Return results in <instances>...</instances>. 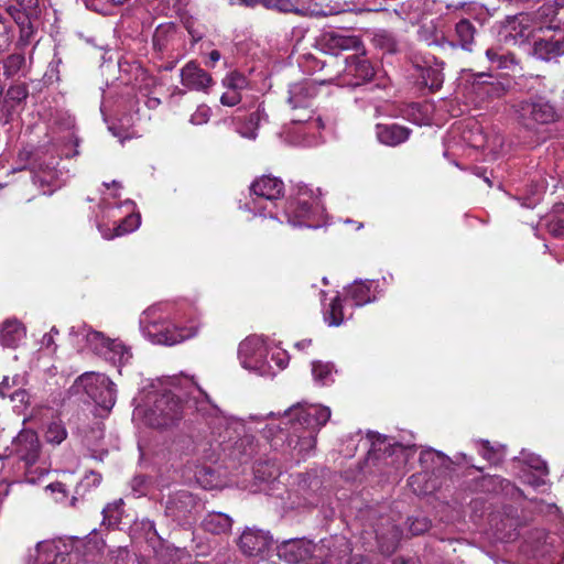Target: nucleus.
<instances>
[{
	"mask_svg": "<svg viewBox=\"0 0 564 564\" xmlns=\"http://www.w3.org/2000/svg\"><path fill=\"white\" fill-rule=\"evenodd\" d=\"M11 454L25 464L33 466L40 458L41 442L33 430H22L12 441Z\"/></svg>",
	"mask_w": 564,
	"mask_h": 564,
	"instance_id": "10",
	"label": "nucleus"
},
{
	"mask_svg": "<svg viewBox=\"0 0 564 564\" xmlns=\"http://www.w3.org/2000/svg\"><path fill=\"white\" fill-rule=\"evenodd\" d=\"M543 26L547 30L558 31L564 26V0H554L539 9Z\"/></svg>",
	"mask_w": 564,
	"mask_h": 564,
	"instance_id": "28",
	"label": "nucleus"
},
{
	"mask_svg": "<svg viewBox=\"0 0 564 564\" xmlns=\"http://www.w3.org/2000/svg\"><path fill=\"white\" fill-rule=\"evenodd\" d=\"M345 73L355 80L350 82L352 86H359L370 82L375 74V67L365 53H355L345 58Z\"/></svg>",
	"mask_w": 564,
	"mask_h": 564,
	"instance_id": "14",
	"label": "nucleus"
},
{
	"mask_svg": "<svg viewBox=\"0 0 564 564\" xmlns=\"http://www.w3.org/2000/svg\"><path fill=\"white\" fill-rule=\"evenodd\" d=\"M36 550L40 554L42 564H64L66 555L57 551V547L51 544L37 543Z\"/></svg>",
	"mask_w": 564,
	"mask_h": 564,
	"instance_id": "40",
	"label": "nucleus"
},
{
	"mask_svg": "<svg viewBox=\"0 0 564 564\" xmlns=\"http://www.w3.org/2000/svg\"><path fill=\"white\" fill-rule=\"evenodd\" d=\"M29 97V89L25 83H15L2 89V102L4 109V122H9L17 108L25 102Z\"/></svg>",
	"mask_w": 564,
	"mask_h": 564,
	"instance_id": "23",
	"label": "nucleus"
},
{
	"mask_svg": "<svg viewBox=\"0 0 564 564\" xmlns=\"http://www.w3.org/2000/svg\"><path fill=\"white\" fill-rule=\"evenodd\" d=\"M524 21H528L524 13L507 17L506 23L500 31L505 43L512 41L513 44H522L527 42L531 35V29Z\"/></svg>",
	"mask_w": 564,
	"mask_h": 564,
	"instance_id": "16",
	"label": "nucleus"
},
{
	"mask_svg": "<svg viewBox=\"0 0 564 564\" xmlns=\"http://www.w3.org/2000/svg\"><path fill=\"white\" fill-rule=\"evenodd\" d=\"M262 117L263 113L260 108L250 112L245 119V127L240 130L241 135L247 138H254L256 130L258 129Z\"/></svg>",
	"mask_w": 564,
	"mask_h": 564,
	"instance_id": "49",
	"label": "nucleus"
},
{
	"mask_svg": "<svg viewBox=\"0 0 564 564\" xmlns=\"http://www.w3.org/2000/svg\"><path fill=\"white\" fill-rule=\"evenodd\" d=\"M525 465L530 470L536 471L538 474H542L544 476L549 475V467L544 459H542L538 455H529L524 459Z\"/></svg>",
	"mask_w": 564,
	"mask_h": 564,
	"instance_id": "54",
	"label": "nucleus"
},
{
	"mask_svg": "<svg viewBox=\"0 0 564 564\" xmlns=\"http://www.w3.org/2000/svg\"><path fill=\"white\" fill-rule=\"evenodd\" d=\"M264 347L258 337H248L242 340L238 348L241 364L247 369H256L262 362Z\"/></svg>",
	"mask_w": 564,
	"mask_h": 564,
	"instance_id": "22",
	"label": "nucleus"
},
{
	"mask_svg": "<svg viewBox=\"0 0 564 564\" xmlns=\"http://www.w3.org/2000/svg\"><path fill=\"white\" fill-rule=\"evenodd\" d=\"M123 500L120 498L112 503L107 505L102 509L104 514V523L108 522V524H116L120 522L121 516L123 513L122 511Z\"/></svg>",
	"mask_w": 564,
	"mask_h": 564,
	"instance_id": "50",
	"label": "nucleus"
},
{
	"mask_svg": "<svg viewBox=\"0 0 564 564\" xmlns=\"http://www.w3.org/2000/svg\"><path fill=\"white\" fill-rule=\"evenodd\" d=\"M86 340L88 343V345L91 347V349L97 354V355H100L102 356L107 348V345L104 344L101 340H95V341H91L88 339V334L86 335Z\"/></svg>",
	"mask_w": 564,
	"mask_h": 564,
	"instance_id": "63",
	"label": "nucleus"
},
{
	"mask_svg": "<svg viewBox=\"0 0 564 564\" xmlns=\"http://www.w3.org/2000/svg\"><path fill=\"white\" fill-rule=\"evenodd\" d=\"M289 104L293 109L308 110L317 95V87L313 82L305 80L291 86Z\"/></svg>",
	"mask_w": 564,
	"mask_h": 564,
	"instance_id": "21",
	"label": "nucleus"
},
{
	"mask_svg": "<svg viewBox=\"0 0 564 564\" xmlns=\"http://www.w3.org/2000/svg\"><path fill=\"white\" fill-rule=\"evenodd\" d=\"M488 62L496 66L498 69H512L518 65L516 55L511 52H506L501 46L488 47L485 52Z\"/></svg>",
	"mask_w": 564,
	"mask_h": 564,
	"instance_id": "33",
	"label": "nucleus"
},
{
	"mask_svg": "<svg viewBox=\"0 0 564 564\" xmlns=\"http://www.w3.org/2000/svg\"><path fill=\"white\" fill-rule=\"evenodd\" d=\"M268 9H276L282 12L292 11V0H262L261 2Z\"/></svg>",
	"mask_w": 564,
	"mask_h": 564,
	"instance_id": "56",
	"label": "nucleus"
},
{
	"mask_svg": "<svg viewBox=\"0 0 564 564\" xmlns=\"http://www.w3.org/2000/svg\"><path fill=\"white\" fill-rule=\"evenodd\" d=\"M444 82V74L440 66L420 67V83L431 91L441 89Z\"/></svg>",
	"mask_w": 564,
	"mask_h": 564,
	"instance_id": "35",
	"label": "nucleus"
},
{
	"mask_svg": "<svg viewBox=\"0 0 564 564\" xmlns=\"http://www.w3.org/2000/svg\"><path fill=\"white\" fill-rule=\"evenodd\" d=\"M241 101V94L232 90L226 89V91L220 97V102L227 107H234Z\"/></svg>",
	"mask_w": 564,
	"mask_h": 564,
	"instance_id": "58",
	"label": "nucleus"
},
{
	"mask_svg": "<svg viewBox=\"0 0 564 564\" xmlns=\"http://www.w3.org/2000/svg\"><path fill=\"white\" fill-rule=\"evenodd\" d=\"M475 444L478 454L491 465H498L503 460L505 447L502 445L494 446L488 440H479Z\"/></svg>",
	"mask_w": 564,
	"mask_h": 564,
	"instance_id": "39",
	"label": "nucleus"
},
{
	"mask_svg": "<svg viewBox=\"0 0 564 564\" xmlns=\"http://www.w3.org/2000/svg\"><path fill=\"white\" fill-rule=\"evenodd\" d=\"M549 231L554 237H564V219H555L549 223Z\"/></svg>",
	"mask_w": 564,
	"mask_h": 564,
	"instance_id": "60",
	"label": "nucleus"
},
{
	"mask_svg": "<svg viewBox=\"0 0 564 564\" xmlns=\"http://www.w3.org/2000/svg\"><path fill=\"white\" fill-rule=\"evenodd\" d=\"M73 393H86L96 405L105 411H110L116 403L115 383L102 373L85 372L73 383Z\"/></svg>",
	"mask_w": 564,
	"mask_h": 564,
	"instance_id": "6",
	"label": "nucleus"
},
{
	"mask_svg": "<svg viewBox=\"0 0 564 564\" xmlns=\"http://www.w3.org/2000/svg\"><path fill=\"white\" fill-rule=\"evenodd\" d=\"M415 451V445L391 444L387 442V438H378L372 443L365 459V465L370 474L386 476L387 481H398L400 470L406 465L410 456Z\"/></svg>",
	"mask_w": 564,
	"mask_h": 564,
	"instance_id": "2",
	"label": "nucleus"
},
{
	"mask_svg": "<svg viewBox=\"0 0 564 564\" xmlns=\"http://www.w3.org/2000/svg\"><path fill=\"white\" fill-rule=\"evenodd\" d=\"M198 333V326L189 327H166L153 334L154 341L167 346H173L186 339L193 338Z\"/></svg>",
	"mask_w": 564,
	"mask_h": 564,
	"instance_id": "29",
	"label": "nucleus"
},
{
	"mask_svg": "<svg viewBox=\"0 0 564 564\" xmlns=\"http://www.w3.org/2000/svg\"><path fill=\"white\" fill-rule=\"evenodd\" d=\"M381 43V46L387 50L389 53H395L397 52V44L395 41L388 35H382L379 40Z\"/></svg>",
	"mask_w": 564,
	"mask_h": 564,
	"instance_id": "61",
	"label": "nucleus"
},
{
	"mask_svg": "<svg viewBox=\"0 0 564 564\" xmlns=\"http://www.w3.org/2000/svg\"><path fill=\"white\" fill-rule=\"evenodd\" d=\"M281 227L282 223L272 215L260 216L256 218L253 223L254 232L262 238H270L275 236Z\"/></svg>",
	"mask_w": 564,
	"mask_h": 564,
	"instance_id": "37",
	"label": "nucleus"
},
{
	"mask_svg": "<svg viewBox=\"0 0 564 564\" xmlns=\"http://www.w3.org/2000/svg\"><path fill=\"white\" fill-rule=\"evenodd\" d=\"M271 542L272 538L269 532L257 528H246L238 544L243 554L254 556L268 550Z\"/></svg>",
	"mask_w": 564,
	"mask_h": 564,
	"instance_id": "15",
	"label": "nucleus"
},
{
	"mask_svg": "<svg viewBox=\"0 0 564 564\" xmlns=\"http://www.w3.org/2000/svg\"><path fill=\"white\" fill-rule=\"evenodd\" d=\"M533 54L543 61H551L564 55V34L555 33L549 39L534 42Z\"/></svg>",
	"mask_w": 564,
	"mask_h": 564,
	"instance_id": "25",
	"label": "nucleus"
},
{
	"mask_svg": "<svg viewBox=\"0 0 564 564\" xmlns=\"http://www.w3.org/2000/svg\"><path fill=\"white\" fill-rule=\"evenodd\" d=\"M223 86L228 90L241 94V90L248 87V79L243 74L234 70L225 76L223 79Z\"/></svg>",
	"mask_w": 564,
	"mask_h": 564,
	"instance_id": "46",
	"label": "nucleus"
},
{
	"mask_svg": "<svg viewBox=\"0 0 564 564\" xmlns=\"http://www.w3.org/2000/svg\"><path fill=\"white\" fill-rule=\"evenodd\" d=\"M349 295L358 306L371 301L370 284L366 282L354 283L349 289Z\"/></svg>",
	"mask_w": 564,
	"mask_h": 564,
	"instance_id": "43",
	"label": "nucleus"
},
{
	"mask_svg": "<svg viewBox=\"0 0 564 564\" xmlns=\"http://www.w3.org/2000/svg\"><path fill=\"white\" fill-rule=\"evenodd\" d=\"M148 477L143 475L135 476L131 481V487L133 491H138L142 488L149 489L147 486Z\"/></svg>",
	"mask_w": 564,
	"mask_h": 564,
	"instance_id": "62",
	"label": "nucleus"
},
{
	"mask_svg": "<svg viewBox=\"0 0 564 564\" xmlns=\"http://www.w3.org/2000/svg\"><path fill=\"white\" fill-rule=\"evenodd\" d=\"M412 134V129L399 123L376 124L377 140L387 147H398L406 142Z\"/></svg>",
	"mask_w": 564,
	"mask_h": 564,
	"instance_id": "19",
	"label": "nucleus"
},
{
	"mask_svg": "<svg viewBox=\"0 0 564 564\" xmlns=\"http://www.w3.org/2000/svg\"><path fill=\"white\" fill-rule=\"evenodd\" d=\"M181 83L191 90L205 91L214 80L196 62L191 61L181 69Z\"/></svg>",
	"mask_w": 564,
	"mask_h": 564,
	"instance_id": "17",
	"label": "nucleus"
},
{
	"mask_svg": "<svg viewBox=\"0 0 564 564\" xmlns=\"http://www.w3.org/2000/svg\"><path fill=\"white\" fill-rule=\"evenodd\" d=\"M478 29L469 19L462 18L455 23L451 39L442 37L437 43L443 48L457 50L471 53L476 44Z\"/></svg>",
	"mask_w": 564,
	"mask_h": 564,
	"instance_id": "9",
	"label": "nucleus"
},
{
	"mask_svg": "<svg viewBox=\"0 0 564 564\" xmlns=\"http://www.w3.org/2000/svg\"><path fill=\"white\" fill-rule=\"evenodd\" d=\"M231 518L223 512H210L203 520V527L213 534L226 533L231 529Z\"/></svg>",
	"mask_w": 564,
	"mask_h": 564,
	"instance_id": "34",
	"label": "nucleus"
},
{
	"mask_svg": "<svg viewBox=\"0 0 564 564\" xmlns=\"http://www.w3.org/2000/svg\"><path fill=\"white\" fill-rule=\"evenodd\" d=\"M438 459L437 468L432 473H419L412 475L408 484L411 487L412 494H434L440 490H448L451 484L454 482V476L460 469H466L468 476L473 470L482 471V468L473 464V457L458 453L454 457H448L442 452H436Z\"/></svg>",
	"mask_w": 564,
	"mask_h": 564,
	"instance_id": "1",
	"label": "nucleus"
},
{
	"mask_svg": "<svg viewBox=\"0 0 564 564\" xmlns=\"http://www.w3.org/2000/svg\"><path fill=\"white\" fill-rule=\"evenodd\" d=\"M473 91L482 101L502 98L510 89L509 79L495 78L490 74L478 73L471 83Z\"/></svg>",
	"mask_w": 564,
	"mask_h": 564,
	"instance_id": "11",
	"label": "nucleus"
},
{
	"mask_svg": "<svg viewBox=\"0 0 564 564\" xmlns=\"http://www.w3.org/2000/svg\"><path fill=\"white\" fill-rule=\"evenodd\" d=\"M283 417L285 421H282L281 424H283L284 427L278 425L281 433L284 430H294L296 432L306 431L317 434L319 429L328 422L330 410L327 406H303L299 403L285 410Z\"/></svg>",
	"mask_w": 564,
	"mask_h": 564,
	"instance_id": "4",
	"label": "nucleus"
},
{
	"mask_svg": "<svg viewBox=\"0 0 564 564\" xmlns=\"http://www.w3.org/2000/svg\"><path fill=\"white\" fill-rule=\"evenodd\" d=\"M88 339L91 341L95 340H101L104 344L107 345V348L104 352V357L113 364L119 362L123 364L127 362L131 358V354L129 349L120 341L111 340L109 338H106L104 334L90 330L88 332Z\"/></svg>",
	"mask_w": 564,
	"mask_h": 564,
	"instance_id": "27",
	"label": "nucleus"
},
{
	"mask_svg": "<svg viewBox=\"0 0 564 564\" xmlns=\"http://www.w3.org/2000/svg\"><path fill=\"white\" fill-rule=\"evenodd\" d=\"M512 109L518 124L529 132L538 133L561 119L557 104L542 94L516 102Z\"/></svg>",
	"mask_w": 564,
	"mask_h": 564,
	"instance_id": "3",
	"label": "nucleus"
},
{
	"mask_svg": "<svg viewBox=\"0 0 564 564\" xmlns=\"http://www.w3.org/2000/svg\"><path fill=\"white\" fill-rule=\"evenodd\" d=\"M254 475L257 478L262 480H268L270 478H275L280 475V469L276 464L272 460H259L253 466Z\"/></svg>",
	"mask_w": 564,
	"mask_h": 564,
	"instance_id": "45",
	"label": "nucleus"
},
{
	"mask_svg": "<svg viewBox=\"0 0 564 564\" xmlns=\"http://www.w3.org/2000/svg\"><path fill=\"white\" fill-rule=\"evenodd\" d=\"M25 336V327L18 319H7L0 326V345L14 348Z\"/></svg>",
	"mask_w": 564,
	"mask_h": 564,
	"instance_id": "32",
	"label": "nucleus"
},
{
	"mask_svg": "<svg viewBox=\"0 0 564 564\" xmlns=\"http://www.w3.org/2000/svg\"><path fill=\"white\" fill-rule=\"evenodd\" d=\"M325 475H326L325 470H317V469L311 470L310 485H307L305 488H310V491H312V492H318V491L325 489V487H324Z\"/></svg>",
	"mask_w": 564,
	"mask_h": 564,
	"instance_id": "55",
	"label": "nucleus"
},
{
	"mask_svg": "<svg viewBox=\"0 0 564 564\" xmlns=\"http://www.w3.org/2000/svg\"><path fill=\"white\" fill-rule=\"evenodd\" d=\"M324 318L329 326H339L344 322L343 303L339 296L332 300Z\"/></svg>",
	"mask_w": 564,
	"mask_h": 564,
	"instance_id": "42",
	"label": "nucleus"
},
{
	"mask_svg": "<svg viewBox=\"0 0 564 564\" xmlns=\"http://www.w3.org/2000/svg\"><path fill=\"white\" fill-rule=\"evenodd\" d=\"M52 162H48V167L44 166V171L33 172V183L42 191L43 195H51L56 188L55 172L52 169Z\"/></svg>",
	"mask_w": 564,
	"mask_h": 564,
	"instance_id": "38",
	"label": "nucleus"
},
{
	"mask_svg": "<svg viewBox=\"0 0 564 564\" xmlns=\"http://www.w3.org/2000/svg\"><path fill=\"white\" fill-rule=\"evenodd\" d=\"M250 192L258 197L274 200L283 195L284 183L278 177L262 175L251 183Z\"/></svg>",
	"mask_w": 564,
	"mask_h": 564,
	"instance_id": "24",
	"label": "nucleus"
},
{
	"mask_svg": "<svg viewBox=\"0 0 564 564\" xmlns=\"http://www.w3.org/2000/svg\"><path fill=\"white\" fill-rule=\"evenodd\" d=\"M315 550V544L306 539H290L281 542L278 547L280 560L289 564H297L311 557Z\"/></svg>",
	"mask_w": 564,
	"mask_h": 564,
	"instance_id": "12",
	"label": "nucleus"
},
{
	"mask_svg": "<svg viewBox=\"0 0 564 564\" xmlns=\"http://www.w3.org/2000/svg\"><path fill=\"white\" fill-rule=\"evenodd\" d=\"M21 386H26V378L22 375H14L12 377L6 376L0 382V397L10 398L14 389Z\"/></svg>",
	"mask_w": 564,
	"mask_h": 564,
	"instance_id": "47",
	"label": "nucleus"
},
{
	"mask_svg": "<svg viewBox=\"0 0 564 564\" xmlns=\"http://www.w3.org/2000/svg\"><path fill=\"white\" fill-rule=\"evenodd\" d=\"M106 543L105 541L98 536V534L93 531L86 539L84 543V561L86 563L89 562H98L102 552L105 550Z\"/></svg>",
	"mask_w": 564,
	"mask_h": 564,
	"instance_id": "36",
	"label": "nucleus"
},
{
	"mask_svg": "<svg viewBox=\"0 0 564 564\" xmlns=\"http://www.w3.org/2000/svg\"><path fill=\"white\" fill-rule=\"evenodd\" d=\"M207 109H198L194 115H192L191 122L194 124H202L207 121Z\"/></svg>",
	"mask_w": 564,
	"mask_h": 564,
	"instance_id": "64",
	"label": "nucleus"
},
{
	"mask_svg": "<svg viewBox=\"0 0 564 564\" xmlns=\"http://www.w3.org/2000/svg\"><path fill=\"white\" fill-rule=\"evenodd\" d=\"M30 398L31 395L25 389V386H19L17 389H14V392H12L8 399L14 403L15 408H25L30 404Z\"/></svg>",
	"mask_w": 564,
	"mask_h": 564,
	"instance_id": "52",
	"label": "nucleus"
},
{
	"mask_svg": "<svg viewBox=\"0 0 564 564\" xmlns=\"http://www.w3.org/2000/svg\"><path fill=\"white\" fill-rule=\"evenodd\" d=\"M183 417V405L178 398L172 393L158 397L145 414L147 422L155 429L174 426Z\"/></svg>",
	"mask_w": 564,
	"mask_h": 564,
	"instance_id": "7",
	"label": "nucleus"
},
{
	"mask_svg": "<svg viewBox=\"0 0 564 564\" xmlns=\"http://www.w3.org/2000/svg\"><path fill=\"white\" fill-rule=\"evenodd\" d=\"M284 214L288 223L294 227H319L315 219L317 204L306 191H300L295 197L286 200Z\"/></svg>",
	"mask_w": 564,
	"mask_h": 564,
	"instance_id": "8",
	"label": "nucleus"
},
{
	"mask_svg": "<svg viewBox=\"0 0 564 564\" xmlns=\"http://www.w3.org/2000/svg\"><path fill=\"white\" fill-rule=\"evenodd\" d=\"M524 482L529 484L533 488H540L541 486H544L546 484V479L544 475L542 474H533V473H525L523 475Z\"/></svg>",
	"mask_w": 564,
	"mask_h": 564,
	"instance_id": "59",
	"label": "nucleus"
},
{
	"mask_svg": "<svg viewBox=\"0 0 564 564\" xmlns=\"http://www.w3.org/2000/svg\"><path fill=\"white\" fill-rule=\"evenodd\" d=\"M45 156V151L42 148L34 145L23 147L18 154V160L23 163L20 170L29 169L32 172L44 171V166L48 167V162Z\"/></svg>",
	"mask_w": 564,
	"mask_h": 564,
	"instance_id": "30",
	"label": "nucleus"
},
{
	"mask_svg": "<svg viewBox=\"0 0 564 564\" xmlns=\"http://www.w3.org/2000/svg\"><path fill=\"white\" fill-rule=\"evenodd\" d=\"M333 371L334 365L330 362L314 361L312 364L314 380L322 386L333 382Z\"/></svg>",
	"mask_w": 564,
	"mask_h": 564,
	"instance_id": "41",
	"label": "nucleus"
},
{
	"mask_svg": "<svg viewBox=\"0 0 564 564\" xmlns=\"http://www.w3.org/2000/svg\"><path fill=\"white\" fill-rule=\"evenodd\" d=\"M316 435L313 432L294 431L286 435L288 447L291 448V455L296 458V462L304 459L316 445Z\"/></svg>",
	"mask_w": 564,
	"mask_h": 564,
	"instance_id": "20",
	"label": "nucleus"
},
{
	"mask_svg": "<svg viewBox=\"0 0 564 564\" xmlns=\"http://www.w3.org/2000/svg\"><path fill=\"white\" fill-rule=\"evenodd\" d=\"M401 530L393 523H387L376 530V539L379 551L382 554L393 553L401 540Z\"/></svg>",
	"mask_w": 564,
	"mask_h": 564,
	"instance_id": "31",
	"label": "nucleus"
},
{
	"mask_svg": "<svg viewBox=\"0 0 564 564\" xmlns=\"http://www.w3.org/2000/svg\"><path fill=\"white\" fill-rule=\"evenodd\" d=\"M476 481L475 490L481 494H513L516 486L499 475H481L473 478Z\"/></svg>",
	"mask_w": 564,
	"mask_h": 564,
	"instance_id": "26",
	"label": "nucleus"
},
{
	"mask_svg": "<svg viewBox=\"0 0 564 564\" xmlns=\"http://www.w3.org/2000/svg\"><path fill=\"white\" fill-rule=\"evenodd\" d=\"M224 455L234 463H248L256 452L253 436L245 435L232 443L221 444Z\"/></svg>",
	"mask_w": 564,
	"mask_h": 564,
	"instance_id": "18",
	"label": "nucleus"
},
{
	"mask_svg": "<svg viewBox=\"0 0 564 564\" xmlns=\"http://www.w3.org/2000/svg\"><path fill=\"white\" fill-rule=\"evenodd\" d=\"M408 524L409 530L413 535L422 534L431 527V522L426 517L409 518Z\"/></svg>",
	"mask_w": 564,
	"mask_h": 564,
	"instance_id": "53",
	"label": "nucleus"
},
{
	"mask_svg": "<svg viewBox=\"0 0 564 564\" xmlns=\"http://www.w3.org/2000/svg\"><path fill=\"white\" fill-rule=\"evenodd\" d=\"M101 479H102V477L99 473L91 470L88 474H86V476L84 477V479L80 482V487L84 490H89L90 488H97L100 485Z\"/></svg>",
	"mask_w": 564,
	"mask_h": 564,
	"instance_id": "57",
	"label": "nucleus"
},
{
	"mask_svg": "<svg viewBox=\"0 0 564 564\" xmlns=\"http://www.w3.org/2000/svg\"><path fill=\"white\" fill-rule=\"evenodd\" d=\"M140 223L141 217L139 214L129 215L115 228V232L108 238H113L131 232L140 226Z\"/></svg>",
	"mask_w": 564,
	"mask_h": 564,
	"instance_id": "51",
	"label": "nucleus"
},
{
	"mask_svg": "<svg viewBox=\"0 0 564 564\" xmlns=\"http://www.w3.org/2000/svg\"><path fill=\"white\" fill-rule=\"evenodd\" d=\"M14 39L13 26L0 13V54L9 50Z\"/></svg>",
	"mask_w": 564,
	"mask_h": 564,
	"instance_id": "48",
	"label": "nucleus"
},
{
	"mask_svg": "<svg viewBox=\"0 0 564 564\" xmlns=\"http://www.w3.org/2000/svg\"><path fill=\"white\" fill-rule=\"evenodd\" d=\"M67 437V431L61 421L51 422L45 432V440L53 445H59Z\"/></svg>",
	"mask_w": 564,
	"mask_h": 564,
	"instance_id": "44",
	"label": "nucleus"
},
{
	"mask_svg": "<svg viewBox=\"0 0 564 564\" xmlns=\"http://www.w3.org/2000/svg\"><path fill=\"white\" fill-rule=\"evenodd\" d=\"M319 48L330 55L337 56L343 51L355 50L358 52L361 42L356 36H348L339 34L335 31H326L322 33L316 41Z\"/></svg>",
	"mask_w": 564,
	"mask_h": 564,
	"instance_id": "13",
	"label": "nucleus"
},
{
	"mask_svg": "<svg viewBox=\"0 0 564 564\" xmlns=\"http://www.w3.org/2000/svg\"><path fill=\"white\" fill-rule=\"evenodd\" d=\"M6 11L19 26L17 46L20 48L28 46L39 28L42 13L40 0H12Z\"/></svg>",
	"mask_w": 564,
	"mask_h": 564,
	"instance_id": "5",
	"label": "nucleus"
}]
</instances>
